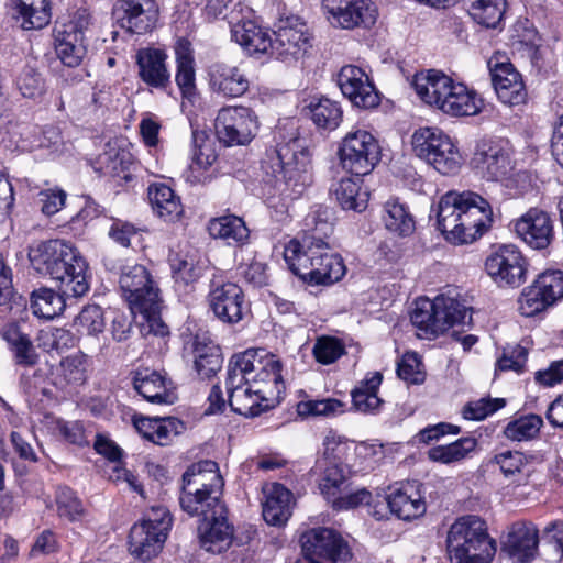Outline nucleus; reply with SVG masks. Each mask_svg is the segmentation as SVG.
<instances>
[{"mask_svg": "<svg viewBox=\"0 0 563 563\" xmlns=\"http://www.w3.org/2000/svg\"><path fill=\"white\" fill-rule=\"evenodd\" d=\"M383 376L375 372L371 377L361 382L352 393L353 408L362 413H377L384 401L377 396Z\"/></svg>", "mask_w": 563, "mask_h": 563, "instance_id": "nucleus-44", "label": "nucleus"}, {"mask_svg": "<svg viewBox=\"0 0 563 563\" xmlns=\"http://www.w3.org/2000/svg\"><path fill=\"white\" fill-rule=\"evenodd\" d=\"M338 85L355 107L372 109L379 104L380 98L367 74L360 67L346 65L338 75Z\"/></svg>", "mask_w": 563, "mask_h": 563, "instance_id": "nucleus-21", "label": "nucleus"}, {"mask_svg": "<svg viewBox=\"0 0 563 563\" xmlns=\"http://www.w3.org/2000/svg\"><path fill=\"white\" fill-rule=\"evenodd\" d=\"M416 155L441 175H454L462 166V156L451 137L437 128H421L412 135Z\"/></svg>", "mask_w": 563, "mask_h": 563, "instance_id": "nucleus-9", "label": "nucleus"}, {"mask_svg": "<svg viewBox=\"0 0 563 563\" xmlns=\"http://www.w3.org/2000/svg\"><path fill=\"white\" fill-rule=\"evenodd\" d=\"M99 162L104 173L125 181L132 180L130 155L124 152L110 151L100 156Z\"/></svg>", "mask_w": 563, "mask_h": 563, "instance_id": "nucleus-59", "label": "nucleus"}, {"mask_svg": "<svg viewBox=\"0 0 563 563\" xmlns=\"http://www.w3.org/2000/svg\"><path fill=\"white\" fill-rule=\"evenodd\" d=\"M175 54L177 66L175 81L181 96L189 98L196 91L195 58L189 43L179 41Z\"/></svg>", "mask_w": 563, "mask_h": 563, "instance_id": "nucleus-43", "label": "nucleus"}, {"mask_svg": "<svg viewBox=\"0 0 563 563\" xmlns=\"http://www.w3.org/2000/svg\"><path fill=\"white\" fill-rule=\"evenodd\" d=\"M55 52L63 65L70 68L78 67L87 54L85 38L55 31Z\"/></svg>", "mask_w": 563, "mask_h": 563, "instance_id": "nucleus-47", "label": "nucleus"}, {"mask_svg": "<svg viewBox=\"0 0 563 563\" xmlns=\"http://www.w3.org/2000/svg\"><path fill=\"white\" fill-rule=\"evenodd\" d=\"M385 501H387L389 512L407 521L419 518L427 509L426 501L413 483L391 488V492L385 497Z\"/></svg>", "mask_w": 563, "mask_h": 563, "instance_id": "nucleus-30", "label": "nucleus"}, {"mask_svg": "<svg viewBox=\"0 0 563 563\" xmlns=\"http://www.w3.org/2000/svg\"><path fill=\"white\" fill-rule=\"evenodd\" d=\"M231 36L251 56L272 54L273 38L268 31L251 20L234 21L231 15Z\"/></svg>", "mask_w": 563, "mask_h": 563, "instance_id": "nucleus-28", "label": "nucleus"}, {"mask_svg": "<svg viewBox=\"0 0 563 563\" xmlns=\"http://www.w3.org/2000/svg\"><path fill=\"white\" fill-rule=\"evenodd\" d=\"M192 143L191 172L207 170L218 158L213 141L205 131L195 130L192 132Z\"/></svg>", "mask_w": 563, "mask_h": 563, "instance_id": "nucleus-53", "label": "nucleus"}, {"mask_svg": "<svg viewBox=\"0 0 563 563\" xmlns=\"http://www.w3.org/2000/svg\"><path fill=\"white\" fill-rule=\"evenodd\" d=\"M198 532L201 547L208 552L221 553L232 543L233 527L228 522L227 514L202 519Z\"/></svg>", "mask_w": 563, "mask_h": 563, "instance_id": "nucleus-32", "label": "nucleus"}, {"mask_svg": "<svg viewBox=\"0 0 563 563\" xmlns=\"http://www.w3.org/2000/svg\"><path fill=\"white\" fill-rule=\"evenodd\" d=\"M0 314L12 321L1 330L2 339L8 343L13 354L14 363L23 367H33L38 363L40 355L31 336L25 333L18 320H25L27 301L16 295L12 285V271L0 256Z\"/></svg>", "mask_w": 563, "mask_h": 563, "instance_id": "nucleus-3", "label": "nucleus"}, {"mask_svg": "<svg viewBox=\"0 0 563 563\" xmlns=\"http://www.w3.org/2000/svg\"><path fill=\"white\" fill-rule=\"evenodd\" d=\"M450 84L452 79L449 76L434 69L416 74L412 80V86L421 100L435 108H439Z\"/></svg>", "mask_w": 563, "mask_h": 563, "instance_id": "nucleus-38", "label": "nucleus"}, {"mask_svg": "<svg viewBox=\"0 0 563 563\" xmlns=\"http://www.w3.org/2000/svg\"><path fill=\"white\" fill-rule=\"evenodd\" d=\"M29 257L36 272L58 283L62 294L82 297L88 292V263L71 244L62 240L45 241L31 249Z\"/></svg>", "mask_w": 563, "mask_h": 563, "instance_id": "nucleus-2", "label": "nucleus"}, {"mask_svg": "<svg viewBox=\"0 0 563 563\" xmlns=\"http://www.w3.org/2000/svg\"><path fill=\"white\" fill-rule=\"evenodd\" d=\"M183 487L222 495L224 481L214 461L205 460L191 464L183 474Z\"/></svg>", "mask_w": 563, "mask_h": 563, "instance_id": "nucleus-31", "label": "nucleus"}, {"mask_svg": "<svg viewBox=\"0 0 563 563\" xmlns=\"http://www.w3.org/2000/svg\"><path fill=\"white\" fill-rule=\"evenodd\" d=\"M229 364L239 375L245 376L246 383L258 388L257 393H262L266 401L275 406L279 402L285 384L282 376L283 365L276 355L264 349H249L234 354Z\"/></svg>", "mask_w": 563, "mask_h": 563, "instance_id": "nucleus-7", "label": "nucleus"}, {"mask_svg": "<svg viewBox=\"0 0 563 563\" xmlns=\"http://www.w3.org/2000/svg\"><path fill=\"white\" fill-rule=\"evenodd\" d=\"M474 438H461L448 445H438L429 450L428 456L431 461L449 464L466 457L476 448Z\"/></svg>", "mask_w": 563, "mask_h": 563, "instance_id": "nucleus-52", "label": "nucleus"}, {"mask_svg": "<svg viewBox=\"0 0 563 563\" xmlns=\"http://www.w3.org/2000/svg\"><path fill=\"white\" fill-rule=\"evenodd\" d=\"M292 494L284 485L275 483L266 494L263 504V518L272 526H283L291 516L290 500Z\"/></svg>", "mask_w": 563, "mask_h": 563, "instance_id": "nucleus-42", "label": "nucleus"}, {"mask_svg": "<svg viewBox=\"0 0 563 563\" xmlns=\"http://www.w3.org/2000/svg\"><path fill=\"white\" fill-rule=\"evenodd\" d=\"M216 135L227 146L249 144L258 130L256 113L247 107H224L216 118Z\"/></svg>", "mask_w": 563, "mask_h": 563, "instance_id": "nucleus-13", "label": "nucleus"}, {"mask_svg": "<svg viewBox=\"0 0 563 563\" xmlns=\"http://www.w3.org/2000/svg\"><path fill=\"white\" fill-rule=\"evenodd\" d=\"M544 295L554 305L563 298V272L560 269H549L539 274L534 280Z\"/></svg>", "mask_w": 563, "mask_h": 563, "instance_id": "nucleus-61", "label": "nucleus"}, {"mask_svg": "<svg viewBox=\"0 0 563 563\" xmlns=\"http://www.w3.org/2000/svg\"><path fill=\"white\" fill-rule=\"evenodd\" d=\"M441 100L438 109L452 117L475 115L481 112L483 106V100L475 91L453 80Z\"/></svg>", "mask_w": 563, "mask_h": 563, "instance_id": "nucleus-33", "label": "nucleus"}, {"mask_svg": "<svg viewBox=\"0 0 563 563\" xmlns=\"http://www.w3.org/2000/svg\"><path fill=\"white\" fill-rule=\"evenodd\" d=\"M362 177L342 178L333 188L336 201L344 210L362 212L367 208L368 192L362 190Z\"/></svg>", "mask_w": 563, "mask_h": 563, "instance_id": "nucleus-45", "label": "nucleus"}, {"mask_svg": "<svg viewBox=\"0 0 563 563\" xmlns=\"http://www.w3.org/2000/svg\"><path fill=\"white\" fill-rule=\"evenodd\" d=\"M274 36L271 56L283 62L297 60L311 47L307 24L298 18L282 21Z\"/></svg>", "mask_w": 563, "mask_h": 563, "instance_id": "nucleus-19", "label": "nucleus"}, {"mask_svg": "<svg viewBox=\"0 0 563 563\" xmlns=\"http://www.w3.org/2000/svg\"><path fill=\"white\" fill-rule=\"evenodd\" d=\"M147 197L153 211L166 222H176L184 213L179 196L163 183L151 184L147 188Z\"/></svg>", "mask_w": 563, "mask_h": 563, "instance_id": "nucleus-37", "label": "nucleus"}, {"mask_svg": "<svg viewBox=\"0 0 563 563\" xmlns=\"http://www.w3.org/2000/svg\"><path fill=\"white\" fill-rule=\"evenodd\" d=\"M437 298L439 313L438 318H440V321L445 322L443 332H445L454 324L465 323V319L467 317L471 320V316H468V309L457 299L445 296H438Z\"/></svg>", "mask_w": 563, "mask_h": 563, "instance_id": "nucleus-58", "label": "nucleus"}, {"mask_svg": "<svg viewBox=\"0 0 563 563\" xmlns=\"http://www.w3.org/2000/svg\"><path fill=\"white\" fill-rule=\"evenodd\" d=\"M300 544L302 554L317 561L347 563L353 558L347 541L331 528L318 527L302 532Z\"/></svg>", "mask_w": 563, "mask_h": 563, "instance_id": "nucleus-14", "label": "nucleus"}, {"mask_svg": "<svg viewBox=\"0 0 563 563\" xmlns=\"http://www.w3.org/2000/svg\"><path fill=\"white\" fill-rule=\"evenodd\" d=\"M471 164L487 180L504 179L514 169L510 148L501 140H481Z\"/></svg>", "mask_w": 563, "mask_h": 563, "instance_id": "nucleus-17", "label": "nucleus"}, {"mask_svg": "<svg viewBox=\"0 0 563 563\" xmlns=\"http://www.w3.org/2000/svg\"><path fill=\"white\" fill-rule=\"evenodd\" d=\"M542 427V418L538 415L529 413L509 421L504 428L503 434L510 441H531L538 438Z\"/></svg>", "mask_w": 563, "mask_h": 563, "instance_id": "nucleus-50", "label": "nucleus"}, {"mask_svg": "<svg viewBox=\"0 0 563 563\" xmlns=\"http://www.w3.org/2000/svg\"><path fill=\"white\" fill-rule=\"evenodd\" d=\"M225 386L228 404L239 415L253 418L275 407L274 404L266 401L262 393H257L258 388L246 383L245 376L239 375L230 364H228Z\"/></svg>", "mask_w": 563, "mask_h": 563, "instance_id": "nucleus-16", "label": "nucleus"}, {"mask_svg": "<svg viewBox=\"0 0 563 563\" xmlns=\"http://www.w3.org/2000/svg\"><path fill=\"white\" fill-rule=\"evenodd\" d=\"M173 519L166 507L151 508L144 517L130 529V553L143 562L156 556L166 542Z\"/></svg>", "mask_w": 563, "mask_h": 563, "instance_id": "nucleus-8", "label": "nucleus"}, {"mask_svg": "<svg viewBox=\"0 0 563 563\" xmlns=\"http://www.w3.org/2000/svg\"><path fill=\"white\" fill-rule=\"evenodd\" d=\"M506 0H467V12L478 24L495 29L506 11Z\"/></svg>", "mask_w": 563, "mask_h": 563, "instance_id": "nucleus-49", "label": "nucleus"}, {"mask_svg": "<svg viewBox=\"0 0 563 563\" xmlns=\"http://www.w3.org/2000/svg\"><path fill=\"white\" fill-rule=\"evenodd\" d=\"M284 258L296 276L311 285H331L346 272L342 256L332 253L330 246L302 249L291 240L285 247Z\"/></svg>", "mask_w": 563, "mask_h": 563, "instance_id": "nucleus-4", "label": "nucleus"}, {"mask_svg": "<svg viewBox=\"0 0 563 563\" xmlns=\"http://www.w3.org/2000/svg\"><path fill=\"white\" fill-rule=\"evenodd\" d=\"M208 232L211 238L221 239L228 245H244L250 238V230L244 220L234 214L211 219L208 223Z\"/></svg>", "mask_w": 563, "mask_h": 563, "instance_id": "nucleus-41", "label": "nucleus"}, {"mask_svg": "<svg viewBox=\"0 0 563 563\" xmlns=\"http://www.w3.org/2000/svg\"><path fill=\"white\" fill-rule=\"evenodd\" d=\"M487 274L499 286L519 287L527 279V261L512 244L498 246L485 261Z\"/></svg>", "mask_w": 563, "mask_h": 563, "instance_id": "nucleus-15", "label": "nucleus"}, {"mask_svg": "<svg viewBox=\"0 0 563 563\" xmlns=\"http://www.w3.org/2000/svg\"><path fill=\"white\" fill-rule=\"evenodd\" d=\"M167 54L159 48H142L136 54L139 76L147 86L166 90L170 87V73L166 65Z\"/></svg>", "mask_w": 563, "mask_h": 563, "instance_id": "nucleus-26", "label": "nucleus"}, {"mask_svg": "<svg viewBox=\"0 0 563 563\" xmlns=\"http://www.w3.org/2000/svg\"><path fill=\"white\" fill-rule=\"evenodd\" d=\"M179 504L185 512L191 517H199L201 520L210 516H219L228 512L224 503L221 500V496L183 486Z\"/></svg>", "mask_w": 563, "mask_h": 563, "instance_id": "nucleus-34", "label": "nucleus"}, {"mask_svg": "<svg viewBox=\"0 0 563 563\" xmlns=\"http://www.w3.org/2000/svg\"><path fill=\"white\" fill-rule=\"evenodd\" d=\"M276 155L280 170L274 176V180L264 183L263 195L269 206H275V198L286 200L292 194H301L309 162V151L300 145L297 136H291L286 143L278 142Z\"/></svg>", "mask_w": 563, "mask_h": 563, "instance_id": "nucleus-6", "label": "nucleus"}, {"mask_svg": "<svg viewBox=\"0 0 563 563\" xmlns=\"http://www.w3.org/2000/svg\"><path fill=\"white\" fill-rule=\"evenodd\" d=\"M194 356V368L202 379L213 377L222 367L221 349L205 335H195L185 344Z\"/></svg>", "mask_w": 563, "mask_h": 563, "instance_id": "nucleus-29", "label": "nucleus"}, {"mask_svg": "<svg viewBox=\"0 0 563 563\" xmlns=\"http://www.w3.org/2000/svg\"><path fill=\"white\" fill-rule=\"evenodd\" d=\"M438 317L437 297L434 300L419 298L415 301V308L410 314V320L421 332V336L432 339L443 333L445 322L440 321V318Z\"/></svg>", "mask_w": 563, "mask_h": 563, "instance_id": "nucleus-40", "label": "nucleus"}, {"mask_svg": "<svg viewBox=\"0 0 563 563\" xmlns=\"http://www.w3.org/2000/svg\"><path fill=\"white\" fill-rule=\"evenodd\" d=\"M492 81L498 99L508 106H519L527 100V90L521 75L515 69L511 63L494 62L488 63Z\"/></svg>", "mask_w": 563, "mask_h": 563, "instance_id": "nucleus-23", "label": "nucleus"}, {"mask_svg": "<svg viewBox=\"0 0 563 563\" xmlns=\"http://www.w3.org/2000/svg\"><path fill=\"white\" fill-rule=\"evenodd\" d=\"M133 387L144 399L153 404H174L176 394L173 382L163 373L148 368L136 371Z\"/></svg>", "mask_w": 563, "mask_h": 563, "instance_id": "nucleus-27", "label": "nucleus"}, {"mask_svg": "<svg viewBox=\"0 0 563 563\" xmlns=\"http://www.w3.org/2000/svg\"><path fill=\"white\" fill-rule=\"evenodd\" d=\"M13 18L23 30H40L46 26L52 18L48 0H14Z\"/></svg>", "mask_w": 563, "mask_h": 563, "instance_id": "nucleus-39", "label": "nucleus"}, {"mask_svg": "<svg viewBox=\"0 0 563 563\" xmlns=\"http://www.w3.org/2000/svg\"><path fill=\"white\" fill-rule=\"evenodd\" d=\"M446 548L451 563H490L496 553V542L488 536L485 521L471 515L451 526Z\"/></svg>", "mask_w": 563, "mask_h": 563, "instance_id": "nucleus-5", "label": "nucleus"}, {"mask_svg": "<svg viewBox=\"0 0 563 563\" xmlns=\"http://www.w3.org/2000/svg\"><path fill=\"white\" fill-rule=\"evenodd\" d=\"M553 306L536 282L526 287L519 299L518 310L525 317H534Z\"/></svg>", "mask_w": 563, "mask_h": 563, "instance_id": "nucleus-56", "label": "nucleus"}, {"mask_svg": "<svg viewBox=\"0 0 563 563\" xmlns=\"http://www.w3.org/2000/svg\"><path fill=\"white\" fill-rule=\"evenodd\" d=\"M346 411V404L335 399H309L297 404V413L301 418L308 417H334Z\"/></svg>", "mask_w": 563, "mask_h": 563, "instance_id": "nucleus-54", "label": "nucleus"}, {"mask_svg": "<svg viewBox=\"0 0 563 563\" xmlns=\"http://www.w3.org/2000/svg\"><path fill=\"white\" fill-rule=\"evenodd\" d=\"M113 16L128 32L144 34L154 27L158 8L155 0H118L113 7Z\"/></svg>", "mask_w": 563, "mask_h": 563, "instance_id": "nucleus-20", "label": "nucleus"}, {"mask_svg": "<svg viewBox=\"0 0 563 563\" xmlns=\"http://www.w3.org/2000/svg\"><path fill=\"white\" fill-rule=\"evenodd\" d=\"M135 429L142 437L155 444L166 445L176 435L185 429L184 423L174 417L167 418H146L134 419Z\"/></svg>", "mask_w": 563, "mask_h": 563, "instance_id": "nucleus-36", "label": "nucleus"}, {"mask_svg": "<svg viewBox=\"0 0 563 563\" xmlns=\"http://www.w3.org/2000/svg\"><path fill=\"white\" fill-rule=\"evenodd\" d=\"M208 305L213 316L222 323L233 325L252 314L251 303L243 289L235 283L222 282L217 277L210 280Z\"/></svg>", "mask_w": 563, "mask_h": 563, "instance_id": "nucleus-11", "label": "nucleus"}, {"mask_svg": "<svg viewBox=\"0 0 563 563\" xmlns=\"http://www.w3.org/2000/svg\"><path fill=\"white\" fill-rule=\"evenodd\" d=\"M538 545L537 527L531 522L517 521L510 526L501 551L519 563H529L534 559Z\"/></svg>", "mask_w": 563, "mask_h": 563, "instance_id": "nucleus-25", "label": "nucleus"}, {"mask_svg": "<svg viewBox=\"0 0 563 563\" xmlns=\"http://www.w3.org/2000/svg\"><path fill=\"white\" fill-rule=\"evenodd\" d=\"M69 298L59 290L55 292L52 289L42 288L32 294L30 307L34 316L51 320L64 311L66 299Z\"/></svg>", "mask_w": 563, "mask_h": 563, "instance_id": "nucleus-48", "label": "nucleus"}, {"mask_svg": "<svg viewBox=\"0 0 563 563\" xmlns=\"http://www.w3.org/2000/svg\"><path fill=\"white\" fill-rule=\"evenodd\" d=\"M328 20L344 30L369 29L377 19V8L372 0H322Z\"/></svg>", "mask_w": 563, "mask_h": 563, "instance_id": "nucleus-18", "label": "nucleus"}, {"mask_svg": "<svg viewBox=\"0 0 563 563\" xmlns=\"http://www.w3.org/2000/svg\"><path fill=\"white\" fill-rule=\"evenodd\" d=\"M55 504L59 517L76 521L84 516L85 509L76 493L67 486L56 489Z\"/></svg>", "mask_w": 563, "mask_h": 563, "instance_id": "nucleus-57", "label": "nucleus"}, {"mask_svg": "<svg viewBox=\"0 0 563 563\" xmlns=\"http://www.w3.org/2000/svg\"><path fill=\"white\" fill-rule=\"evenodd\" d=\"M207 75L211 91L224 98H239L249 91V77L236 65L216 62L209 65Z\"/></svg>", "mask_w": 563, "mask_h": 563, "instance_id": "nucleus-22", "label": "nucleus"}, {"mask_svg": "<svg viewBox=\"0 0 563 563\" xmlns=\"http://www.w3.org/2000/svg\"><path fill=\"white\" fill-rule=\"evenodd\" d=\"M119 286L131 312L153 307L161 300V290L152 272L142 264L125 265L121 268Z\"/></svg>", "mask_w": 563, "mask_h": 563, "instance_id": "nucleus-12", "label": "nucleus"}, {"mask_svg": "<svg viewBox=\"0 0 563 563\" xmlns=\"http://www.w3.org/2000/svg\"><path fill=\"white\" fill-rule=\"evenodd\" d=\"M169 264L176 283L190 285L200 277V268L177 253L169 256Z\"/></svg>", "mask_w": 563, "mask_h": 563, "instance_id": "nucleus-62", "label": "nucleus"}, {"mask_svg": "<svg viewBox=\"0 0 563 563\" xmlns=\"http://www.w3.org/2000/svg\"><path fill=\"white\" fill-rule=\"evenodd\" d=\"M344 353L342 343L331 336H323L317 340L313 346V355L321 364H331Z\"/></svg>", "mask_w": 563, "mask_h": 563, "instance_id": "nucleus-64", "label": "nucleus"}, {"mask_svg": "<svg viewBox=\"0 0 563 563\" xmlns=\"http://www.w3.org/2000/svg\"><path fill=\"white\" fill-rule=\"evenodd\" d=\"M380 156L382 150L376 137L362 129L347 132L338 148L342 168L357 177L368 175L379 163Z\"/></svg>", "mask_w": 563, "mask_h": 563, "instance_id": "nucleus-10", "label": "nucleus"}, {"mask_svg": "<svg viewBox=\"0 0 563 563\" xmlns=\"http://www.w3.org/2000/svg\"><path fill=\"white\" fill-rule=\"evenodd\" d=\"M349 486L347 472L343 465L330 464L325 467L323 476L319 483L321 494L328 499L334 500Z\"/></svg>", "mask_w": 563, "mask_h": 563, "instance_id": "nucleus-55", "label": "nucleus"}, {"mask_svg": "<svg viewBox=\"0 0 563 563\" xmlns=\"http://www.w3.org/2000/svg\"><path fill=\"white\" fill-rule=\"evenodd\" d=\"M303 233L300 240H296L299 247L309 249L329 246L328 239L333 232L330 221V210L319 206L307 214L303 220Z\"/></svg>", "mask_w": 563, "mask_h": 563, "instance_id": "nucleus-35", "label": "nucleus"}, {"mask_svg": "<svg viewBox=\"0 0 563 563\" xmlns=\"http://www.w3.org/2000/svg\"><path fill=\"white\" fill-rule=\"evenodd\" d=\"M514 231L534 250L547 249L554 236L553 223L548 212L532 208L514 223Z\"/></svg>", "mask_w": 563, "mask_h": 563, "instance_id": "nucleus-24", "label": "nucleus"}, {"mask_svg": "<svg viewBox=\"0 0 563 563\" xmlns=\"http://www.w3.org/2000/svg\"><path fill=\"white\" fill-rule=\"evenodd\" d=\"M306 109L319 129L332 131L342 122L343 111L341 106L329 98H313Z\"/></svg>", "mask_w": 563, "mask_h": 563, "instance_id": "nucleus-46", "label": "nucleus"}, {"mask_svg": "<svg viewBox=\"0 0 563 563\" xmlns=\"http://www.w3.org/2000/svg\"><path fill=\"white\" fill-rule=\"evenodd\" d=\"M493 210L486 199L472 191L445 194L437 211L438 229L448 241L471 243L488 229Z\"/></svg>", "mask_w": 563, "mask_h": 563, "instance_id": "nucleus-1", "label": "nucleus"}, {"mask_svg": "<svg viewBox=\"0 0 563 563\" xmlns=\"http://www.w3.org/2000/svg\"><path fill=\"white\" fill-rule=\"evenodd\" d=\"M504 398H481L475 401L467 402L462 410V415L466 420H483L489 415L505 407Z\"/></svg>", "mask_w": 563, "mask_h": 563, "instance_id": "nucleus-60", "label": "nucleus"}, {"mask_svg": "<svg viewBox=\"0 0 563 563\" xmlns=\"http://www.w3.org/2000/svg\"><path fill=\"white\" fill-rule=\"evenodd\" d=\"M384 222L387 230L400 236L413 233L416 224L407 207L398 201H387L385 205Z\"/></svg>", "mask_w": 563, "mask_h": 563, "instance_id": "nucleus-51", "label": "nucleus"}, {"mask_svg": "<svg viewBox=\"0 0 563 563\" xmlns=\"http://www.w3.org/2000/svg\"><path fill=\"white\" fill-rule=\"evenodd\" d=\"M86 357L82 353L69 355L59 363L60 374L68 384H82L86 379Z\"/></svg>", "mask_w": 563, "mask_h": 563, "instance_id": "nucleus-63", "label": "nucleus"}]
</instances>
